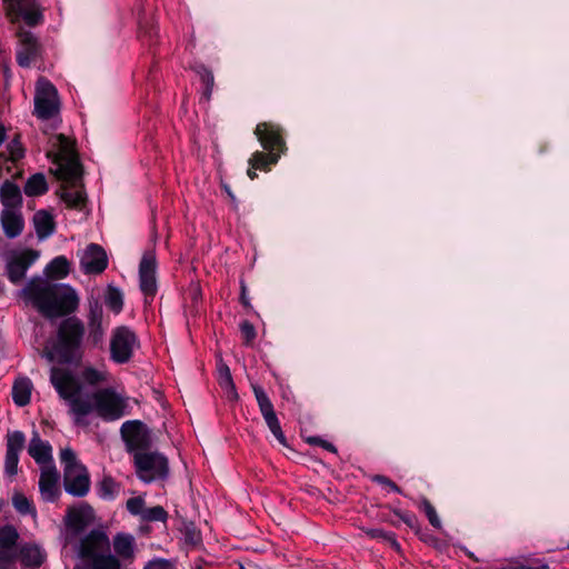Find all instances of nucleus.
Segmentation results:
<instances>
[{
  "label": "nucleus",
  "mask_w": 569,
  "mask_h": 569,
  "mask_svg": "<svg viewBox=\"0 0 569 569\" xmlns=\"http://www.w3.org/2000/svg\"><path fill=\"white\" fill-rule=\"evenodd\" d=\"M133 465L137 477L146 483L163 480L169 473L168 459L159 452H136Z\"/></svg>",
  "instance_id": "nucleus-9"
},
{
  "label": "nucleus",
  "mask_w": 569,
  "mask_h": 569,
  "mask_svg": "<svg viewBox=\"0 0 569 569\" xmlns=\"http://www.w3.org/2000/svg\"><path fill=\"white\" fill-rule=\"evenodd\" d=\"M365 532L368 537H370L372 539H382V540L387 541L390 545V547L392 549H395L396 551L400 550V545L397 541L395 533L387 532V531H385L382 529H378V528L366 529Z\"/></svg>",
  "instance_id": "nucleus-34"
},
{
  "label": "nucleus",
  "mask_w": 569,
  "mask_h": 569,
  "mask_svg": "<svg viewBox=\"0 0 569 569\" xmlns=\"http://www.w3.org/2000/svg\"><path fill=\"white\" fill-rule=\"evenodd\" d=\"M22 154H23V152H22V149H20V148L17 150H11L12 160H17V159L21 158Z\"/></svg>",
  "instance_id": "nucleus-51"
},
{
  "label": "nucleus",
  "mask_w": 569,
  "mask_h": 569,
  "mask_svg": "<svg viewBox=\"0 0 569 569\" xmlns=\"http://www.w3.org/2000/svg\"><path fill=\"white\" fill-rule=\"evenodd\" d=\"M144 521H162L164 522L168 518V512L161 506H154L144 509L141 517Z\"/></svg>",
  "instance_id": "nucleus-37"
},
{
  "label": "nucleus",
  "mask_w": 569,
  "mask_h": 569,
  "mask_svg": "<svg viewBox=\"0 0 569 569\" xmlns=\"http://www.w3.org/2000/svg\"><path fill=\"white\" fill-rule=\"evenodd\" d=\"M121 436L127 451L134 457L136 452H147L150 440L140 421H127L121 427Z\"/></svg>",
  "instance_id": "nucleus-16"
},
{
  "label": "nucleus",
  "mask_w": 569,
  "mask_h": 569,
  "mask_svg": "<svg viewBox=\"0 0 569 569\" xmlns=\"http://www.w3.org/2000/svg\"><path fill=\"white\" fill-rule=\"evenodd\" d=\"M157 260L152 251L144 252L139 264L140 290L147 298H153L157 293Z\"/></svg>",
  "instance_id": "nucleus-17"
},
{
  "label": "nucleus",
  "mask_w": 569,
  "mask_h": 569,
  "mask_svg": "<svg viewBox=\"0 0 569 569\" xmlns=\"http://www.w3.org/2000/svg\"><path fill=\"white\" fill-rule=\"evenodd\" d=\"M94 510L88 503L70 507L64 517V525L70 536L77 537L94 522Z\"/></svg>",
  "instance_id": "nucleus-14"
},
{
  "label": "nucleus",
  "mask_w": 569,
  "mask_h": 569,
  "mask_svg": "<svg viewBox=\"0 0 569 569\" xmlns=\"http://www.w3.org/2000/svg\"><path fill=\"white\" fill-rule=\"evenodd\" d=\"M0 221L6 237L13 239L19 237L24 228V220L21 209H3L0 213Z\"/></svg>",
  "instance_id": "nucleus-22"
},
{
  "label": "nucleus",
  "mask_w": 569,
  "mask_h": 569,
  "mask_svg": "<svg viewBox=\"0 0 569 569\" xmlns=\"http://www.w3.org/2000/svg\"><path fill=\"white\" fill-rule=\"evenodd\" d=\"M20 48L17 51V62L21 67H30L37 59L40 46L36 37L29 31L19 32Z\"/></svg>",
  "instance_id": "nucleus-20"
},
{
  "label": "nucleus",
  "mask_w": 569,
  "mask_h": 569,
  "mask_svg": "<svg viewBox=\"0 0 569 569\" xmlns=\"http://www.w3.org/2000/svg\"><path fill=\"white\" fill-rule=\"evenodd\" d=\"M429 525L437 529L441 528L440 519L437 515L436 509L431 505H429Z\"/></svg>",
  "instance_id": "nucleus-46"
},
{
  "label": "nucleus",
  "mask_w": 569,
  "mask_h": 569,
  "mask_svg": "<svg viewBox=\"0 0 569 569\" xmlns=\"http://www.w3.org/2000/svg\"><path fill=\"white\" fill-rule=\"evenodd\" d=\"M38 258L39 252L32 249L13 251L8 254L6 259V272L8 279L13 284L21 282L26 277L27 270L36 262Z\"/></svg>",
  "instance_id": "nucleus-12"
},
{
  "label": "nucleus",
  "mask_w": 569,
  "mask_h": 569,
  "mask_svg": "<svg viewBox=\"0 0 569 569\" xmlns=\"http://www.w3.org/2000/svg\"><path fill=\"white\" fill-rule=\"evenodd\" d=\"M256 170H261L259 167L252 166L251 158L249 159V169L247 171L248 177L253 180L257 178Z\"/></svg>",
  "instance_id": "nucleus-47"
},
{
  "label": "nucleus",
  "mask_w": 569,
  "mask_h": 569,
  "mask_svg": "<svg viewBox=\"0 0 569 569\" xmlns=\"http://www.w3.org/2000/svg\"><path fill=\"white\" fill-rule=\"evenodd\" d=\"M223 189L227 192V194L230 197L231 201L234 203L236 198H234L233 193L231 192L230 188L228 186H223Z\"/></svg>",
  "instance_id": "nucleus-55"
},
{
  "label": "nucleus",
  "mask_w": 569,
  "mask_h": 569,
  "mask_svg": "<svg viewBox=\"0 0 569 569\" xmlns=\"http://www.w3.org/2000/svg\"><path fill=\"white\" fill-rule=\"evenodd\" d=\"M19 538L17 530L12 526H4L0 529V546L4 549L12 548Z\"/></svg>",
  "instance_id": "nucleus-36"
},
{
  "label": "nucleus",
  "mask_w": 569,
  "mask_h": 569,
  "mask_svg": "<svg viewBox=\"0 0 569 569\" xmlns=\"http://www.w3.org/2000/svg\"><path fill=\"white\" fill-rule=\"evenodd\" d=\"M50 381L58 395L68 402L77 425H83V418L92 412L91 400L81 396V385L67 369L53 367Z\"/></svg>",
  "instance_id": "nucleus-5"
},
{
  "label": "nucleus",
  "mask_w": 569,
  "mask_h": 569,
  "mask_svg": "<svg viewBox=\"0 0 569 569\" xmlns=\"http://www.w3.org/2000/svg\"><path fill=\"white\" fill-rule=\"evenodd\" d=\"M33 224L39 239H46L50 237L56 229L53 216L46 210H39L34 213Z\"/></svg>",
  "instance_id": "nucleus-26"
},
{
  "label": "nucleus",
  "mask_w": 569,
  "mask_h": 569,
  "mask_svg": "<svg viewBox=\"0 0 569 569\" xmlns=\"http://www.w3.org/2000/svg\"><path fill=\"white\" fill-rule=\"evenodd\" d=\"M240 301H241V303H242L244 307H249V306H250L249 299H248L247 293H246V287H244V284H242V286H241V297H240Z\"/></svg>",
  "instance_id": "nucleus-48"
},
{
  "label": "nucleus",
  "mask_w": 569,
  "mask_h": 569,
  "mask_svg": "<svg viewBox=\"0 0 569 569\" xmlns=\"http://www.w3.org/2000/svg\"><path fill=\"white\" fill-rule=\"evenodd\" d=\"M213 87H214V86H210V84H209V86L203 87L202 96L204 97V99H206L207 101H209V100H210V98H211V94H212V91H213Z\"/></svg>",
  "instance_id": "nucleus-49"
},
{
  "label": "nucleus",
  "mask_w": 569,
  "mask_h": 569,
  "mask_svg": "<svg viewBox=\"0 0 569 569\" xmlns=\"http://www.w3.org/2000/svg\"><path fill=\"white\" fill-rule=\"evenodd\" d=\"M70 263L64 256H58L46 268L49 278L63 279L69 274Z\"/></svg>",
  "instance_id": "nucleus-30"
},
{
  "label": "nucleus",
  "mask_w": 569,
  "mask_h": 569,
  "mask_svg": "<svg viewBox=\"0 0 569 569\" xmlns=\"http://www.w3.org/2000/svg\"><path fill=\"white\" fill-rule=\"evenodd\" d=\"M4 139H6V129L2 124H0V146L2 144Z\"/></svg>",
  "instance_id": "nucleus-54"
},
{
  "label": "nucleus",
  "mask_w": 569,
  "mask_h": 569,
  "mask_svg": "<svg viewBox=\"0 0 569 569\" xmlns=\"http://www.w3.org/2000/svg\"><path fill=\"white\" fill-rule=\"evenodd\" d=\"M196 72L197 74L199 76L203 87L206 86H214V77H213V73L212 71L207 68L206 66L203 64H199L196 67Z\"/></svg>",
  "instance_id": "nucleus-43"
},
{
  "label": "nucleus",
  "mask_w": 569,
  "mask_h": 569,
  "mask_svg": "<svg viewBox=\"0 0 569 569\" xmlns=\"http://www.w3.org/2000/svg\"><path fill=\"white\" fill-rule=\"evenodd\" d=\"M89 340L93 346H98L102 342L103 339V328H102V311L99 308H94L90 310L89 319Z\"/></svg>",
  "instance_id": "nucleus-28"
},
{
  "label": "nucleus",
  "mask_w": 569,
  "mask_h": 569,
  "mask_svg": "<svg viewBox=\"0 0 569 569\" xmlns=\"http://www.w3.org/2000/svg\"><path fill=\"white\" fill-rule=\"evenodd\" d=\"M78 557L88 569H120V560L110 551V539L103 529H92L77 548Z\"/></svg>",
  "instance_id": "nucleus-3"
},
{
  "label": "nucleus",
  "mask_w": 569,
  "mask_h": 569,
  "mask_svg": "<svg viewBox=\"0 0 569 569\" xmlns=\"http://www.w3.org/2000/svg\"><path fill=\"white\" fill-rule=\"evenodd\" d=\"M144 569H174L172 565L163 559L150 561Z\"/></svg>",
  "instance_id": "nucleus-45"
},
{
  "label": "nucleus",
  "mask_w": 569,
  "mask_h": 569,
  "mask_svg": "<svg viewBox=\"0 0 569 569\" xmlns=\"http://www.w3.org/2000/svg\"><path fill=\"white\" fill-rule=\"evenodd\" d=\"M60 460L63 465V486L73 497H84L90 490L89 472L78 459L71 448L60 451Z\"/></svg>",
  "instance_id": "nucleus-7"
},
{
  "label": "nucleus",
  "mask_w": 569,
  "mask_h": 569,
  "mask_svg": "<svg viewBox=\"0 0 569 569\" xmlns=\"http://www.w3.org/2000/svg\"><path fill=\"white\" fill-rule=\"evenodd\" d=\"M59 472L54 466L41 467L39 489L43 500L54 501L59 496Z\"/></svg>",
  "instance_id": "nucleus-21"
},
{
  "label": "nucleus",
  "mask_w": 569,
  "mask_h": 569,
  "mask_svg": "<svg viewBox=\"0 0 569 569\" xmlns=\"http://www.w3.org/2000/svg\"><path fill=\"white\" fill-rule=\"evenodd\" d=\"M48 191V183L44 174L34 173L26 182L24 193L28 197H37Z\"/></svg>",
  "instance_id": "nucleus-31"
},
{
  "label": "nucleus",
  "mask_w": 569,
  "mask_h": 569,
  "mask_svg": "<svg viewBox=\"0 0 569 569\" xmlns=\"http://www.w3.org/2000/svg\"><path fill=\"white\" fill-rule=\"evenodd\" d=\"M371 481L382 486L383 489H386L387 491L401 493L400 487L395 481H392L390 478H388L386 476L373 475L371 477Z\"/></svg>",
  "instance_id": "nucleus-41"
},
{
  "label": "nucleus",
  "mask_w": 569,
  "mask_h": 569,
  "mask_svg": "<svg viewBox=\"0 0 569 569\" xmlns=\"http://www.w3.org/2000/svg\"><path fill=\"white\" fill-rule=\"evenodd\" d=\"M252 391L268 428L282 446H287V438L281 429L273 405L267 392L259 385H252Z\"/></svg>",
  "instance_id": "nucleus-13"
},
{
  "label": "nucleus",
  "mask_w": 569,
  "mask_h": 569,
  "mask_svg": "<svg viewBox=\"0 0 569 569\" xmlns=\"http://www.w3.org/2000/svg\"><path fill=\"white\" fill-rule=\"evenodd\" d=\"M113 550L118 559L123 561L132 560L134 557L136 542L130 533L118 532L112 540Z\"/></svg>",
  "instance_id": "nucleus-25"
},
{
  "label": "nucleus",
  "mask_w": 569,
  "mask_h": 569,
  "mask_svg": "<svg viewBox=\"0 0 569 569\" xmlns=\"http://www.w3.org/2000/svg\"><path fill=\"white\" fill-rule=\"evenodd\" d=\"M4 472L12 477L18 473L19 455L26 445V436L22 431H8L6 436Z\"/></svg>",
  "instance_id": "nucleus-18"
},
{
  "label": "nucleus",
  "mask_w": 569,
  "mask_h": 569,
  "mask_svg": "<svg viewBox=\"0 0 569 569\" xmlns=\"http://www.w3.org/2000/svg\"><path fill=\"white\" fill-rule=\"evenodd\" d=\"M81 376L87 383L92 386L104 382L108 378V373L106 371H101L92 367L84 368Z\"/></svg>",
  "instance_id": "nucleus-35"
},
{
  "label": "nucleus",
  "mask_w": 569,
  "mask_h": 569,
  "mask_svg": "<svg viewBox=\"0 0 569 569\" xmlns=\"http://www.w3.org/2000/svg\"><path fill=\"white\" fill-rule=\"evenodd\" d=\"M126 507L131 515H140L142 517V512L144 511V500L141 497L130 498L127 500Z\"/></svg>",
  "instance_id": "nucleus-42"
},
{
  "label": "nucleus",
  "mask_w": 569,
  "mask_h": 569,
  "mask_svg": "<svg viewBox=\"0 0 569 569\" xmlns=\"http://www.w3.org/2000/svg\"><path fill=\"white\" fill-rule=\"evenodd\" d=\"M56 151H49L56 166L51 172L66 184L62 186L60 198L70 209L82 210L86 204V193L80 184L82 166L76 151L74 141L60 133L54 137Z\"/></svg>",
  "instance_id": "nucleus-1"
},
{
  "label": "nucleus",
  "mask_w": 569,
  "mask_h": 569,
  "mask_svg": "<svg viewBox=\"0 0 569 569\" xmlns=\"http://www.w3.org/2000/svg\"><path fill=\"white\" fill-rule=\"evenodd\" d=\"M240 332L243 343L251 346L257 337L254 326L250 321L244 320L240 323Z\"/></svg>",
  "instance_id": "nucleus-40"
},
{
  "label": "nucleus",
  "mask_w": 569,
  "mask_h": 569,
  "mask_svg": "<svg viewBox=\"0 0 569 569\" xmlns=\"http://www.w3.org/2000/svg\"><path fill=\"white\" fill-rule=\"evenodd\" d=\"M254 134L267 152H253L251 156V163L263 171H268L271 166L278 162L281 154L287 150L283 129L277 123L260 122L254 129Z\"/></svg>",
  "instance_id": "nucleus-6"
},
{
  "label": "nucleus",
  "mask_w": 569,
  "mask_h": 569,
  "mask_svg": "<svg viewBox=\"0 0 569 569\" xmlns=\"http://www.w3.org/2000/svg\"><path fill=\"white\" fill-rule=\"evenodd\" d=\"M138 34L140 39L152 46L157 42L158 29L151 20H140Z\"/></svg>",
  "instance_id": "nucleus-33"
},
{
  "label": "nucleus",
  "mask_w": 569,
  "mask_h": 569,
  "mask_svg": "<svg viewBox=\"0 0 569 569\" xmlns=\"http://www.w3.org/2000/svg\"><path fill=\"white\" fill-rule=\"evenodd\" d=\"M84 323L78 317L62 320L57 330V340L52 347V359L61 363H72L83 356Z\"/></svg>",
  "instance_id": "nucleus-4"
},
{
  "label": "nucleus",
  "mask_w": 569,
  "mask_h": 569,
  "mask_svg": "<svg viewBox=\"0 0 569 569\" xmlns=\"http://www.w3.org/2000/svg\"><path fill=\"white\" fill-rule=\"evenodd\" d=\"M12 505L21 515H28L33 511L31 501L20 492H16L12 497Z\"/></svg>",
  "instance_id": "nucleus-39"
},
{
  "label": "nucleus",
  "mask_w": 569,
  "mask_h": 569,
  "mask_svg": "<svg viewBox=\"0 0 569 569\" xmlns=\"http://www.w3.org/2000/svg\"><path fill=\"white\" fill-rule=\"evenodd\" d=\"M20 558L26 567L39 568L44 562L46 555L38 546L27 545L21 548Z\"/></svg>",
  "instance_id": "nucleus-29"
},
{
  "label": "nucleus",
  "mask_w": 569,
  "mask_h": 569,
  "mask_svg": "<svg viewBox=\"0 0 569 569\" xmlns=\"http://www.w3.org/2000/svg\"><path fill=\"white\" fill-rule=\"evenodd\" d=\"M4 2L12 21L21 18L30 27L41 22L42 13L36 0H4Z\"/></svg>",
  "instance_id": "nucleus-15"
},
{
  "label": "nucleus",
  "mask_w": 569,
  "mask_h": 569,
  "mask_svg": "<svg viewBox=\"0 0 569 569\" xmlns=\"http://www.w3.org/2000/svg\"><path fill=\"white\" fill-rule=\"evenodd\" d=\"M98 495L102 499H113L119 490L120 485L110 476H104L97 486Z\"/></svg>",
  "instance_id": "nucleus-32"
},
{
  "label": "nucleus",
  "mask_w": 569,
  "mask_h": 569,
  "mask_svg": "<svg viewBox=\"0 0 569 569\" xmlns=\"http://www.w3.org/2000/svg\"><path fill=\"white\" fill-rule=\"evenodd\" d=\"M520 569H549V567L546 563H538V565L522 566Z\"/></svg>",
  "instance_id": "nucleus-50"
},
{
  "label": "nucleus",
  "mask_w": 569,
  "mask_h": 569,
  "mask_svg": "<svg viewBox=\"0 0 569 569\" xmlns=\"http://www.w3.org/2000/svg\"><path fill=\"white\" fill-rule=\"evenodd\" d=\"M308 443L319 446L332 453H337V448L333 443L320 438V437H310L308 438Z\"/></svg>",
  "instance_id": "nucleus-44"
},
{
  "label": "nucleus",
  "mask_w": 569,
  "mask_h": 569,
  "mask_svg": "<svg viewBox=\"0 0 569 569\" xmlns=\"http://www.w3.org/2000/svg\"><path fill=\"white\" fill-rule=\"evenodd\" d=\"M0 201L3 209L20 210L22 208L20 188L13 182L6 180L0 187Z\"/></svg>",
  "instance_id": "nucleus-24"
},
{
  "label": "nucleus",
  "mask_w": 569,
  "mask_h": 569,
  "mask_svg": "<svg viewBox=\"0 0 569 569\" xmlns=\"http://www.w3.org/2000/svg\"><path fill=\"white\" fill-rule=\"evenodd\" d=\"M21 297L48 319L68 316L79 305L78 296L70 286L40 278L31 279L21 290Z\"/></svg>",
  "instance_id": "nucleus-2"
},
{
  "label": "nucleus",
  "mask_w": 569,
  "mask_h": 569,
  "mask_svg": "<svg viewBox=\"0 0 569 569\" xmlns=\"http://www.w3.org/2000/svg\"><path fill=\"white\" fill-rule=\"evenodd\" d=\"M92 411L106 421H114L124 416L127 401L112 388H103L88 395Z\"/></svg>",
  "instance_id": "nucleus-8"
},
{
  "label": "nucleus",
  "mask_w": 569,
  "mask_h": 569,
  "mask_svg": "<svg viewBox=\"0 0 569 569\" xmlns=\"http://www.w3.org/2000/svg\"><path fill=\"white\" fill-rule=\"evenodd\" d=\"M80 267L86 274L102 273L108 267L106 250L97 243L88 244L80 259Z\"/></svg>",
  "instance_id": "nucleus-19"
},
{
  "label": "nucleus",
  "mask_w": 569,
  "mask_h": 569,
  "mask_svg": "<svg viewBox=\"0 0 569 569\" xmlns=\"http://www.w3.org/2000/svg\"><path fill=\"white\" fill-rule=\"evenodd\" d=\"M568 547H569V543H568Z\"/></svg>",
  "instance_id": "nucleus-58"
},
{
  "label": "nucleus",
  "mask_w": 569,
  "mask_h": 569,
  "mask_svg": "<svg viewBox=\"0 0 569 569\" xmlns=\"http://www.w3.org/2000/svg\"><path fill=\"white\" fill-rule=\"evenodd\" d=\"M32 382L28 377H19L12 386V400L19 407H24L30 402Z\"/></svg>",
  "instance_id": "nucleus-27"
},
{
  "label": "nucleus",
  "mask_w": 569,
  "mask_h": 569,
  "mask_svg": "<svg viewBox=\"0 0 569 569\" xmlns=\"http://www.w3.org/2000/svg\"><path fill=\"white\" fill-rule=\"evenodd\" d=\"M139 346V339L130 328L126 326L117 327L111 333L110 359L118 365L127 363Z\"/></svg>",
  "instance_id": "nucleus-10"
},
{
  "label": "nucleus",
  "mask_w": 569,
  "mask_h": 569,
  "mask_svg": "<svg viewBox=\"0 0 569 569\" xmlns=\"http://www.w3.org/2000/svg\"><path fill=\"white\" fill-rule=\"evenodd\" d=\"M194 569H201V566H196V568H194Z\"/></svg>",
  "instance_id": "nucleus-56"
},
{
  "label": "nucleus",
  "mask_w": 569,
  "mask_h": 569,
  "mask_svg": "<svg viewBox=\"0 0 569 569\" xmlns=\"http://www.w3.org/2000/svg\"><path fill=\"white\" fill-rule=\"evenodd\" d=\"M28 453L41 467L53 466L52 448L50 443L48 441L42 440L37 432L33 435L29 442Z\"/></svg>",
  "instance_id": "nucleus-23"
},
{
  "label": "nucleus",
  "mask_w": 569,
  "mask_h": 569,
  "mask_svg": "<svg viewBox=\"0 0 569 569\" xmlns=\"http://www.w3.org/2000/svg\"><path fill=\"white\" fill-rule=\"evenodd\" d=\"M224 379H226V382L228 385H230L231 387H233V383H232V378H231V375H230V371L228 368L224 369Z\"/></svg>",
  "instance_id": "nucleus-52"
},
{
  "label": "nucleus",
  "mask_w": 569,
  "mask_h": 569,
  "mask_svg": "<svg viewBox=\"0 0 569 569\" xmlns=\"http://www.w3.org/2000/svg\"><path fill=\"white\" fill-rule=\"evenodd\" d=\"M106 303L114 312H120L123 306L121 292L117 288L110 287L107 293Z\"/></svg>",
  "instance_id": "nucleus-38"
},
{
  "label": "nucleus",
  "mask_w": 569,
  "mask_h": 569,
  "mask_svg": "<svg viewBox=\"0 0 569 569\" xmlns=\"http://www.w3.org/2000/svg\"><path fill=\"white\" fill-rule=\"evenodd\" d=\"M402 519H403V521H405L406 523H408L410 527H413V525H415V519H413V517L405 516V517H402Z\"/></svg>",
  "instance_id": "nucleus-53"
},
{
  "label": "nucleus",
  "mask_w": 569,
  "mask_h": 569,
  "mask_svg": "<svg viewBox=\"0 0 569 569\" xmlns=\"http://www.w3.org/2000/svg\"><path fill=\"white\" fill-rule=\"evenodd\" d=\"M60 103L56 87L47 79L38 80L34 93V114L41 120H49L59 113Z\"/></svg>",
  "instance_id": "nucleus-11"
},
{
  "label": "nucleus",
  "mask_w": 569,
  "mask_h": 569,
  "mask_svg": "<svg viewBox=\"0 0 569 569\" xmlns=\"http://www.w3.org/2000/svg\"><path fill=\"white\" fill-rule=\"evenodd\" d=\"M240 569H244V567H243V566H240Z\"/></svg>",
  "instance_id": "nucleus-57"
}]
</instances>
